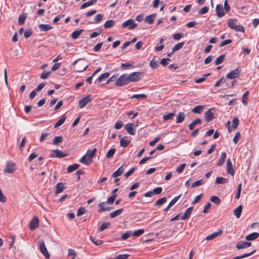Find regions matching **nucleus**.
Listing matches in <instances>:
<instances>
[{
  "mask_svg": "<svg viewBox=\"0 0 259 259\" xmlns=\"http://www.w3.org/2000/svg\"><path fill=\"white\" fill-rule=\"evenodd\" d=\"M26 16L24 15H20L19 17V22L20 24H23L26 19Z\"/></svg>",
  "mask_w": 259,
  "mask_h": 259,
  "instance_id": "052dcab7",
  "label": "nucleus"
},
{
  "mask_svg": "<svg viewBox=\"0 0 259 259\" xmlns=\"http://www.w3.org/2000/svg\"><path fill=\"white\" fill-rule=\"evenodd\" d=\"M117 197V195H111L110 197L107 198L106 203L112 204L115 200Z\"/></svg>",
  "mask_w": 259,
  "mask_h": 259,
  "instance_id": "864d4df0",
  "label": "nucleus"
},
{
  "mask_svg": "<svg viewBox=\"0 0 259 259\" xmlns=\"http://www.w3.org/2000/svg\"><path fill=\"white\" fill-rule=\"evenodd\" d=\"M241 69L240 68H237L229 72L226 75V77L229 79H234L238 77L240 74Z\"/></svg>",
  "mask_w": 259,
  "mask_h": 259,
  "instance_id": "20e7f679",
  "label": "nucleus"
},
{
  "mask_svg": "<svg viewBox=\"0 0 259 259\" xmlns=\"http://www.w3.org/2000/svg\"><path fill=\"white\" fill-rule=\"evenodd\" d=\"M16 169V165L15 163L8 162L7 163L6 168L4 170V172L9 174H12Z\"/></svg>",
  "mask_w": 259,
  "mask_h": 259,
  "instance_id": "0eeeda50",
  "label": "nucleus"
},
{
  "mask_svg": "<svg viewBox=\"0 0 259 259\" xmlns=\"http://www.w3.org/2000/svg\"><path fill=\"white\" fill-rule=\"evenodd\" d=\"M259 237V233L257 232L251 233L245 237L247 241H252L256 239Z\"/></svg>",
  "mask_w": 259,
  "mask_h": 259,
  "instance_id": "f3484780",
  "label": "nucleus"
},
{
  "mask_svg": "<svg viewBox=\"0 0 259 259\" xmlns=\"http://www.w3.org/2000/svg\"><path fill=\"white\" fill-rule=\"evenodd\" d=\"M226 81V79L224 77H222L219 79L214 84L215 87H218L220 86L221 83H224Z\"/></svg>",
  "mask_w": 259,
  "mask_h": 259,
  "instance_id": "69168bd1",
  "label": "nucleus"
},
{
  "mask_svg": "<svg viewBox=\"0 0 259 259\" xmlns=\"http://www.w3.org/2000/svg\"><path fill=\"white\" fill-rule=\"evenodd\" d=\"M204 183V181L203 179H201V180H199L198 181H197L195 182H194L192 184V186L191 187L192 188L193 187H197V186H200L202 184H203V183Z\"/></svg>",
  "mask_w": 259,
  "mask_h": 259,
  "instance_id": "de8ad7c7",
  "label": "nucleus"
},
{
  "mask_svg": "<svg viewBox=\"0 0 259 259\" xmlns=\"http://www.w3.org/2000/svg\"><path fill=\"white\" fill-rule=\"evenodd\" d=\"M255 252V250H253L252 251H251V252H250L249 253L244 254H243V255H242L241 256H237L234 257L233 259H240V258L246 257H248V256H249L251 255Z\"/></svg>",
  "mask_w": 259,
  "mask_h": 259,
  "instance_id": "e433bc0d",
  "label": "nucleus"
},
{
  "mask_svg": "<svg viewBox=\"0 0 259 259\" xmlns=\"http://www.w3.org/2000/svg\"><path fill=\"white\" fill-rule=\"evenodd\" d=\"M39 226V221L37 217L34 216L31 220L29 224V229L33 230L37 228Z\"/></svg>",
  "mask_w": 259,
  "mask_h": 259,
  "instance_id": "9d476101",
  "label": "nucleus"
},
{
  "mask_svg": "<svg viewBox=\"0 0 259 259\" xmlns=\"http://www.w3.org/2000/svg\"><path fill=\"white\" fill-rule=\"evenodd\" d=\"M156 17V14H153L146 17L145 21L148 22L149 24H151L154 22V19Z\"/></svg>",
  "mask_w": 259,
  "mask_h": 259,
  "instance_id": "a878e982",
  "label": "nucleus"
},
{
  "mask_svg": "<svg viewBox=\"0 0 259 259\" xmlns=\"http://www.w3.org/2000/svg\"><path fill=\"white\" fill-rule=\"evenodd\" d=\"M115 149L112 148V149H110L107 153L106 157L107 158H111L113 156V155L115 154Z\"/></svg>",
  "mask_w": 259,
  "mask_h": 259,
  "instance_id": "3c124183",
  "label": "nucleus"
},
{
  "mask_svg": "<svg viewBox=\"0 0 259 259\" xmlns=\"http://www.w3.org/2000/svg\"><path fill=\"white\" fill-rule=\"evenodd\" d=\"M200 118H197L189 125V128L190 131L193 130L197 124L201 123Z\"/></svg>",
  "mask_w": 259,
  "mask_h": 259,
  "instance_id": "412c9836",
  "label": "nucleus"
},
{
  "mask_svg": "<svg viewBox=\"0 0 259 259\" xmlns=\"http://www.w3.org/2000/svg\"><path fill=\"white\" fill-rule=\"evenodd\" d=\"M90 240L96 245H101L103 243V241L99 240H96V239L93 237H90Z\"/></svg>",
  "mask_w": 259,
  "mask_h": 259,
  "instance_id": "c03bdc74",
  "label": "nucleus"
},
{
  "mask_svg": "<svg viewBox=\"0 0 259 259\" xmlns=\"http://www.w3.org/2000/svg\"><path fill=\"white\" fill-rule=\"evenodd\" d=\"M130 143V141L123 137L120 139V145L121 147H126Z\"/></svg>",
  "mask_w": 259,
  "mask_h": 259,
  "instance_id": "bb28decb",
  "label": "nucleus"
},
{
  "mask_svg": "<svg viewBox=\"0 0 259 259\" xmlns=\"http://www.w3.org/2000/svg\"><path fill=\"white\" fill-rule=\"evenodd\" d=\"M79 166L80 165L78 164H74L71 165H69L67 167V172L69 173L72 172L75 170L77 169L79 167Z\"/></svg>",
  "mask_w": 259,
  "mask_h": 259,
  "instance_id": "473e14b6",
  "label": "nucleus"
},
{
  "mask_svg": "<svg viewBox=\"0 0 259 259\" xmlns=\"http://www.w3.org/2000/svg\"><path fill=\"white\" fill-rule=\"evenodd\" d=\"M166 198L164 197L158 199L155 203L156 205L160 206L166 202Z\"/></svg>",
  "mask_w": 259,
  "mask_h": 259,
  "instance_id": "a19ab883",
  "label": "nucleus"
},
{
  "mask_svg": "<svg viewBox=\"0 0 259 259\" xmlns=\"http://www.w3.org/2000/svg\"><path fill=\"white\" fill-rule=\"evenodd\" d=\"M137 26V24L135 23L134 20L133 19L127 20L122 24L123 28L128 27V29L131 30L134 29Z\"/></svg>",
  "mask_w": 259,
  "mask_h": 259,
  "instance_id": "6e6552de",
  "label": "nucleus"
},
{
  "mask_svg": "<svg viewBox=\"0 0 259 259\" xmlns=\"http://www.w3.org/2000/svg\"><path fill=\"white\" fill-rule=\"evenodd\" d=\"M233 124H232V127L234 129L236 128L237 126H238L239 121L237 117H234L232 121Z\"/></svg>",
  "mask_w": 259,
  "mask_h": 259,
  "instance_id": "8fccbe9b",
  "label": "nucleus"
},
{
  "mask_svg": "<svg viewBox=\"0 0 259 259\" xmlns=\"http://www.w3.org/2000/svg\"><path fill=\"white\" fill-rule=\"evenodd\" d=\"M162 191V188L160 187H159L154 188L152 190V192H153V194H159L161 193Z\"/></svg>",
  "mask_w": 259,
  "mask_h": 259,
  "instance_id": "13d9d810",
  "label": "nucleus"
},
{
  "mask_svg": "<svg viewBox=\"0 0 259 259\" xmlns=\"http://www.w3.org/2000/svg\"><path fill=\"white\" fill-rule=\"evenodd\" d=\"M38 27L39 28V29L42 31H47L53 28V27L49 24H40L38 25Z\"/></svg>",
  "mask_w": 259,
  "mask_h": 259,
  "instance_id": "aec40b11",
  "label": "nucleus"
},
{
  "mask_svg": "<svg viewBox=\"0 0 259 259\" xmlns=\"http://www.w3.org/2000/svg\"><path fill=\"white\" fill-rule=\"evenodd\" d=\"M63 141V137L62 136L56 137L53 140V143L54 145L58 144L62 142Z\"/></svg>",
  "mask_w": 259,
  "mask_h": 259,
  "instance_id": "a18cd8bd",
  "label": "nucleus"
},
{
  "mask_svg": "<svg viewBox=\"0 0 259 259\" xmlns=\"http://www.w3.org/2000/svg\"><path fill=\"white\" fill-rule=\"evenodd\" d=\"M124 166H126L125 164L122 165L120 167H119L115 172H114L112 175V177L116 178L122 175L124 172V169L123 168Z\"/></svg>",
  "mask_w": 259,
  "mask_h": 259,
  "instance_id": "2eb2a0df",
  "label": "nucleus"
},
{
  "mask_svg": "<svg viewBox=\"0 0 259 259\" xmlns=\"http://www.w3.org/2000/svg\"><path fill=\"white\" fill-rule=\"evenodd\" d=\"M242 210V206L241 205L238 206L236 209L234 210V213L237 218H239Z\"/></svg>",
  "mask_w": 259,
  "mask_h": 259,
  "instance_id": "cd10ccee",
  "label": "nucleus"
},
{
  "mask_svg": "<svg viewBox=\"0 0 259 259\" xmlns=\"http://www.w3.org/2000/svg\"><path fill=\"white\" fill-rule=\"evenodd\" d=\"M225 58H226L225 54H222L221 56H220L215 60V61H214L215 65H219V64L222 63L224 61Z\"/></svg>",
  "mask_w": 259,
  "mask_h": 259,
  "instance_id": "b1692460",
  "label": "nucleus"
},
{
  "mask_svg": "<svg viewBox=\"0 0 259 259\" xmlns=\"http://www.w3.org/2000/svg\"><path fill=\"white\" fill-rule=\"evenodd\" d=\"M106 202H103L99 203L98 204V206L100 207V209L98 210L99 212H101L103 211H106V210H102V208H108V207L106 205Z\"/></svg>",
  "mask_w": 259,
  "mask_h": 259,
  "instance_id": "09e8293b",
  "label": "nucleus"
},
{
  "mask_svg": "<svg viewBox=\"0 0 259 259\" xmlns=\"http://www.w3.org/2000/svg\"><path fill=\"white\" fill-rule=\"evenodd\" d=\"M67 155V154H64L61 150L58 149H55L51 151V152L50 154V157L63 158L65 156H66Z\"/></svg>",
  "mask_w": 259,
  "mask_h": 259,
  "instance_id": "423d86ee",
  "label": "nucleus"
},
{
  "mask_svg": "<svg viewBox=\"0 0 259 259\" xmlns=\"http://www.w3.org/2000/svg\"><path fill=\"white\" fill-rule=\"evenodd\" d=\"M83 31V29H80L79 30H75L73 31L71 33V37L73 39H76L78 37V36L81 34V33Z\"/></svg>",
  "mask_w": 259,
  "mask_h": 259,
  "instance_id": "2f4dec72",
  "label": "nucleus"
},
{
  "mask_svg": "<svg viewBox=\"0 0 259 259\" xmlns=\"http://www.w3.org/2000/svg\"><path fill=\"white\" fill-rule=\"evenodd\" d=\"M123 211V209L121 208L118 210H116L111 213H110V217L111 218H114L117 216L119 215Z\"/></svg>",
  "mask_w": 259,
  "mask_h": 259,
  "instance_id": "c756f323",
  "label": "nucleus"
},
{
  "mask_svg": "<svg viewBox=\"0 0 259 259\" xmlns=\"http://www.w3.org/2000/svg\"><path fill=\"white\" fill-rule=\"evenodd\" d=\"M75 65V71L77 72H82L85 70L88 65L87 64L86 61L84 59H79L74 62Z\"/></svg>",
  "mask_w": 259,
  "mask_h": 259,
  "instance_id": "7ed1b4c3",
  "label": "nucleus"
},
{
  "mask_svg": "<svg viewBox=\"0 0 259 259\" xmlns=\"http://www.w3.org/2000/svg\"><path fill=\"white\" fill-rule=\"evenodd\" d=\"M223 233V231L222 230H220L219 231L217 232H215L213 233L212 234L208 235L206 237L205 239L206 240H210L214 239L217 237H218L219 235H221Z\"/></svg>",
  "mask_w": 259,
  "mask_h": 259,
  "instance_id": "dca6fc26",
  "label": "nucleus"
},
{
  "mask_svg": "<svg viewBox=\"0 0 259 259\" xmlns=\"http://www.w3.org/2000/svg\"><path fill=\"white\" fill-rule=\"evenodd\" d=\"M236 247L238 249L246 248V241H240L238 242L236 244Z\"/></svg>",
  "mask_w": 259,
  "mask_h": 259,
  "instance_id": "f704fd0d",
  "label": "nucleus"
},
{
  "mask_svg": "<svg viewBox=\"0 0 259 259\" xmlns=\"http://www.w3.org/2000/svg\"><path fill=\"white\" fill-rule=\"evenodd\" d=\"M56 194L61 193L65 189L64 185L63 183H58L56 186Z\"/></svg>",
  "mask_w": 259,
  "mask_h": 259,
  "instance_id": "5701e85b",
  "label": "nucleus"
},
{
  "mask_svg": "<svg viewBox=\"0 0 259 259\" xmlns=\"http://www.w3.org/2000/svg\"><path fill=\"white\" fill-rule=\"evenodd\" d=\"M204 106L203 105H198L192 109V112L194 113L199 114L201 112L202 109L204 108Z\"/></svg>",
  "mask_w": 259,
  "mask_h": 259,
  "instance_id": "c85d7f7f",
  "label": "nucleus"
},
{
  "mask_svg": "<svg viewBox=\"0 0 259 259\" xmlns=\"http://www.w3.org/2000/svg\"><path fill=\"white\" fill-rule=\"evenodd\" d=\"M102 45H103V42H99V43L97 44V45L94 47V51L95 52H99V51L100 50V49H101V47H102Z\"/></svg>",
  "mask_w": 259,
  "mask_h": 259,
  "instance_id": "bf43d9fd",
  "label": "nucleus"
},
{
  "mask_svg": "<svg viewBox=\"0 0 259 259\" xmlns=\"http://www.w3.org/2000/svg\"><path fill=\"white\" fill-rule=\"evenodd\" d=\"M97 2V0H91L88 2L83 3L81 6L80 9H83L89 6L94 5L95 3Z\"/></svg>",
  "mask_w": 259,
  "mask_h": 259,
  "instance_id": "7c9ffc66",
  "label": "nucleus"
},
{
  "mask_svg": "<svg viewBox=\"0 0 259 259\" xmlns=\"http://www.w3.org/2000/svg\"><path fill=\"white\" fill-rule=\"evenodd\" d=\"M227 155L225 152L221 153V157L217 163V166L222 165L226 159Z\"/></svg>",
  "mask_w": 259,
  "mask_h": 259,
  "instance_id": "6ab92c4d",
  "label": "nucleus"
},
{
  "mask_svg": "<svg viewBox=\"0 0 259 259\" xmlns=\"http://www.w3.org/2000/svg\"><path fill=\"white\" fill-rule=\"evenodd\" d=\"M237 19L230 18L228 20L227 24L230 28L233 29L235 26L237 25Z\"/></svg>",
  "mask_w": 259,
  "mask_h": 259,
  "instance_id": "4be33fe9",
  "label": "nucleus"
},
{
  "mask_svg": "<svg viewBox=\"0 0 259 259\" xmlns=\"http://www.w3.org/2000/svg\"><path fill=\"white\" fill-rule=\"evenodd\" d=\"M170 61L169 58H163L161 60L160 64L163 66H165L168 64Z\"/></svg>",
  "mask_w": 259,
  "mask_h": 259,
  "instance_id": "338daca9",
  "label": "nucleus"
},
{
  "mask_svg": "<svg viewBox=\"0 0 259 259\" xmlns=\"http://www.w3.org/2000/svg\"><path fill=\"white\" fill-rule=\"evenodd\" d=\"M92 100V98L91 95H88L79 102V106L80 108H84L89 102Z\"/></svg>",
  "mask_w": 259,
  "mask_h": 259,
  "instance_id": "1a4fd4ad",
  "label": "nucleus"
},
{
  "mask_svg": "<svg viewBox=\"0 0 259 259\" xmlns=\"http://www.w3.org/2000/svg\"><path fill=\"white\" fill-rule=\"evenodd\" d=\"M68 256H71L72 259H74L76 256V253L75 252V251L73 249H71V248L68 249Z\"/></svg>",
  "mask_w": 259,
  "mask_h": 259,
  "instance_id": "37998d69",
  "label": "nucleus"
},
{
  "mask_svg": "<svg viewBox=\"0 0 259 259\" xmlns=\"http://www.w3.org/2000/svg\"><path fill=\"white\" fill-rule=\"evenodd\" d=\"M103 18V15L101 14H98L96 15L95 17V22L94 23H98L101 21Z\"/></svg>",
  "mask_w": 259,
  "mask_h": 259,
  "instance_id": "4d7b16f0",
  "label": "nucleus"
},
{
  "mask_svg": "<svg viewBox=\"0 0 259 259\" xmlns=\"http://www.w3.org/2000/svg\"><path fill=\"white\" fill-rule=\"evenodd\" d=\"M209 10L208 7L205 6L202 8H201L198 11V13L201 15L205 14H206Z\"/></svg>",
  "mask_w": 259,
  "mask_h": 259,
  "instance_id": "5fc2aeb1",
  "label": "nucleus"
},
{
  "mask_svg": "<svg viewBox=\"0 0 259 259\" xmlns=\"http://www.w3.org/2000/svg\"><path fill=\"white\" fill-rule=\"evenodd\" d=\"M115 23V21L113 20L107 21L104 24V27L106 29L111 28V27H113Z\"/></svg>",
  "mask_w": 259,
  "mask_h": 259,
  "instance_id": "72a5a7b5",
  "label": "nucleus"
},
{
  "mask_svg": "<svg viewBox=\"0 0 259 259\" xmlns=\"http://www.w3.org/2000/svg\"><path fill=\"white\" fill-rule=\"evenodd\" d=\"M66 117L63 116L55 124L54 127L56 128L61 126L65 121Z\"/></svg>",
  "mask_w": 259,
  "mask_h": 259,
  "instance_id": "4c0bfd02",
  "label": "nucleus"
},
{
  "mask_svg": "<svg viewBox=\"0 0 259 259\" xmlns=\"http://www.w3.org/2000/svg\"><path fill=\"white\" fill-rule=\"evenodd\" d=\"M147 98V95H145V94H135V95H133L130 98L132 99H145Z\"/></svg>",
  "mask_w": 259,
  "mask_h": 259,
  "instance_id": "ea45409f",
  "label": "nucleus"
},
{
  "mask_svg": "<svg viewBox=\"0 0 259 259\" xmlns=\"http://www.w3.org/2000/svg\"><path fill=\"white\" fill-rule=\"evenodd\" d=\"M210 201L217 205H219L221 202L220 198L216 196H212L210 198Z\"/></svg>",
  "mask_w": 259,
  "mask_h": 259,
  "instance_id": "58836bf2",
  "label": "nucleus"
},
{
  "mask_svg": "<svg viewBox=\"0 0 259 259\" xmlns=\"http://www.w3.org/2000/svg\"><path fill=\"white\" fill-rule=\"evenodd\" d=\"M96 152V148H94L92 151L88 150L86 154L79 160V162L86 165L90 164L93 161L92 159L95 156Z\"/></svg>",
  "mask_w": 259,
  "mask_h": 259,
  "instance_id": "f03ea898",
  "label": "nucleus"
},
{
  "mask_svg": "<svg viewBox=\"0 0 259 259\" xmlns=\"http://www.w3.org/2000/svg\"><path fill=\"white\" fill-rule=\"evenodd\" d=\"M228 179L224 178L221 177H217L215 182L216 184H225L228 182Z\"/></svg>",
  "mask_w": 259,
  "mask_h": 259,
  "instance_id": "393cba45",
  "label": "nucleus"
},
{
  "mask_svg": "<svg viewBox=\"0 0 259 259\" xmlns=\"http://www.w3.org/2000/svg\"><path fill=\"white\" fill-rule=\"evenodd\" d=\"M224 9L227 13L230 11L231 8L229 5L227 0H225L224 2Z\"/></svg>",
  "mask_w": 259,
  "mask_h": 259,
  "instance_id": "0e129e2a",
  "label": "nucleus"
},
{
  "mask_svg": "<svg viewBox=\"0 0 259 259\" xmlns=\"http://www.w3.org/2000/svg\"><path fill=\"white\" fill-rule=\"evenodd\" d=\"M193 209V207H190L189 208H188L185 212V213L184 214V215H183L182 217H181V219L183 220H187L188 219L190 215H191V213L192 211V210Z\"/></svg>",
  "mask_w": 259,
  "mask_h": 259,
  "instance_id": "a211bd4d",
  "label": "nucleus"
},
{
  "mask_svg": "<svg viewBox=\"0 0 259 259\" xmlns=\"http://www.w3.org/2000/svg\"><path fill=\"white\" fill-rule=\"evenodd\" d=\"M232 42V39H228L222 41V42L220 45V47H224L228 44L231 43Z\"/></svg>",
  "mask_w": 259,
  "mask_h": 259,
  "instance_id": "680f3d73",
  "label": "nucleus"
},
{
  "mask_svg": "<svg viewBox=\"0 0 259 259\" xmlns=\"http://www.w3.org/2000/svg\"><path fill=\"white\" fill-rule=\"evenodd\" d=\"M110 75V73L109 72H106L104 73H103L102 75H101L99 77L98 79V81L99 82H101L103 81V80H105L107 78L109 77Z\"/></svg>",
  "mask_w": 259,
  "mask_h": 259,
  "instance_id": "c9c22d12",
  "label": "nucleus"
},
{
  "mask_svg": "<svg viewBox=\"0 0 259 259\" xmlns=\"http://www.w3.org/2000/svg\"><path fill=\"white\" fill-rule=\"evenodd\" d=\"M110 226V223H104L102 224L99 228L100 231H103L105 229L107 228Z\"/></svg>",
  "mask_w": 259,
  "mask_h": 259,
  "instance_id": "6e6d98bb",
  "label": "nucleus"
},
{
  "mask_svg": "<svg viewBox=\"0 0 259 259\" xmlns=\"http://www.w3.org/2000/svg\"><path fill=\"white\" fill-rule=\"evenodd\" d=\"M144 233V229H139L138 230L135 231L133 233V236L135 237H138L142 235Z\"/></svg>",
  "mask_w": 259,
  "mask_h": 259,
  "instance_id": "49530a36",
  "label": "nucleus"
},
{
  "mask_svg": "<svg viewBox=\"0 0 259 259\" xmlns=\"http://www.w3.org/2000/svg\"><path fill=\"white\" fill-rule=\"evenodd\" d=\"M39 246V249L40 252L44 255L47 259L50 258V254L48 252V250L45 245V243L42 240H39L38 241Z\"/></svg>",
  "mask_w": 259,
  "mask_h": 259,
  "instance_id": "39448f33",
  "label": "nucleus"
},
{
  "mask_svg": "<svg viewBox=\"0 0 259 259\" xmlns=\"http://www.w3.org/2000/svg\"><path fill=\"white\" fill-rule=\"evenodd\" d=\"M123 124L121 121H118L114 125V128L116 130L120 129L123 126Z\"/></svg>",
  "mask_w": 259,
  "mask_h": 259,
  "instance_id": "e2e57ef3",
  "label": "nucleus"
},
{
  "mask_svg": "<svg viewBox=\"0 0 259 259\" xmlns=\"http://www.w3.org/2000/svg\"><path fill=\"white\" fill-rule=\"evenodd\" d=\"M125 130L127 131V132L131 135H135L136 134V131L134 129L133 127V124L132 123H127L124 126Z\"/></svg>",
  "mask_w": 259,
  "mask_h": 259,
  "instance_id": "4468645a",
  "label": "nucleus"
},
{
  "mask_svg": "<svg viewBox=\"0 0 259 259\" xmlns=\"http://www.w3.org/2000/svg\"><path fill=\"white\" fill-rule=\"evenodd\" d=\"M226 166L227 172L231 176H234L235 174V170L233 168L232 163L230 159L227 160Z\"/></svg>",
  "mask_w": 259,
  "mask_h": 259,
  "instance_id": "f8f14e48",
  "label": "nucleus"
},
{
  "mask_svg": "<svg viewBox=\"0 0 259 259\" xmlns=\"http://www.w3.org/2000/svg\"><path fill=\"white\" fill-rule=\"evenodd\" d=\"M142 76L143 73L139 72H133L129 74H123L117 78L115 84L117 87H122L131 82L138 81L142 78Z\"/></svg>",
  "mask_w": 259,
  "mask_h": 259,
  "instance_id": "f257e3e1",
  "label": "nucleus"
},
{
  "mask_svg": "<svg viewBox=\"0 0 259 259\" xmlns=\"http://www.w3.org/2000/svg\"><path fill=\"white\" fill-rule=\"evenodd\" d=\"M233 29H234L235 31H238V32H244L245 31L244 28L243 27V26H242L241 25H236L234 27Z\"/></svg>",
  "mask_w": 259,
  "mask_h": 259,
  "instance_id": "603ef678",
  "label": "nucleus"
},
{
  "mask_svg": "<svg viewBox=\"0 0 259 259\" xmlns=\"http://www.w3.org/2000/svg\"><path fill=\"white\" fill-rule=\"evenodd\" d=\"M130 236H131V233L128 232H126V233L122 234L121 238L122 240H125L127 238H128Z\"/></svg>",
  "mask_w": 259,
  "mask_h": 259,
  "instance_id": "774afa93",
  "label": "nucleus"
},
{
  "mask_svg": "<svg viewBox=\"0 0 259 259\" xmlns=\"http://www.w3.org/2000/svg\"><path fill=\"white\" fill-rule=\"evenodd\" d=\"M212 110L213 109H210L205 113L204 117L207 122L210 121L214 118L213 113L212 111Z\"/></svg>",
  "mask_w": 259,
  "mask_h": 259,
  "instance_id": "9b49d317",
  "label": "nucleus"
},
{
  "mask_svg": "<svg viewBox=\"0 0 259 259\" xmlns=\"http://www.w3.org/2000/svg\"><path fill=\"white\" fill-rule=\"evenodd\" d=\"M217 15L219 17H222L224 16L225 13L223 5L222 4H218L216 7Z\"/></svg>",
  "mask_w": 259,
  "mask_h": 259,
  "instance_id": "ddd939ff",
  "label": "nucleus"
},
{
  "mask_svg": "<svg viewBox=\"0 0 259 259\" xmlns=\"http://www.w3.org/2000/svg\"><path fill=\"white\" fill-rule=\"evenodd\" d=\"M155 58L154 57L153 59L150 62L149 65L152 68H156L158 66V64L157 61L155 60Z\"/></svg>",
  "mask_w": 259,
  "mask_h": 259,
  "instance_id": "79ce46f5",
  "label": "nucleus"
}]
</instances>
